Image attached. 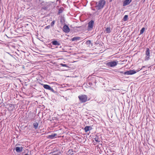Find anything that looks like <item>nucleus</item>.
I'll list each match as a JSON object with an SVG mask.
<instances>
[{
    "mask_svg": "<svg viewBox=\"0 0 155 155\" xmlns=\"http://www.w3.org/2000/svg\"><path fill=\"white\" fill-rule=\"evenodd\" d=\"M132 1V0H124L123 2V6H124L128 5Z\"/></svg>",
    "mask_w": 155,
    "mask_h": 155,
    "instance_id": "1a4fd4ad",
    "label": "nucleus"
},
{
    "mask_svg": "<svg viewBox=\"0 0 155 155\" xmlns=\"http://www.w3.org/2000/svg\"><path fill=\"white\" fill-rule=\"evenodd\" d=\"M57 134H54L50 135H49L47 136V138L50 139H53L54 137L57 135Z\"/></svg>",
    "mask_w": 155,
    "mask_h": 155,
    "instance_id": "f8f14e48",
    "label": "nucleus"
},
{
    "mask_svg": "<svg viewBox=\"0 0 155 155\" xmlns=\"http://www.w3.org/2000/svg\"><path fill=\"white\" fill-rule=\"evenodd\" d=\"M88 84L90 86H92L93 85V83L91 81H89L88 83Z\"/></svg>",
    "mask_w": 155,
    "mask_h": 155,
    "instance_id": "a878e982",
    "label": "nucleus"
},
{
    "mask_svg": "<svg viewBox=\"0 0 155 155\" xmlns=\"http://www.w3.org/2000/svg\"><path fill=\"white\" fill-rule=\"evenodd\" d=\"M145 30V28H144V27L140 31V34H143V32H144Z\"/></svg>",
    "mask_w": 155,
    "mask_h": 155,
    "instance_id": "412c9836",
    "label": "nucleus"
},
{
    "mask_svg": "<svg viewBox=\"0 0 155 155\" xmlns=\"http://www.w3.org/2000/svg\"><path fill=\"white\" fill-rule=\"evenodd\" d=\"M96 5L95 8L97 10H100L102 8L105 4L106 2L104 0H100L98 3L97 2H95Z\"/></svg>",
    "mask_w": 155,
    "mask_h": 155,
    "instance_id": "f257e3e1",
    "label": "nucleus"
},
{
    "mask_svg": "<svg viewBox=\"0 0 155 155\" xmlns=\"http://www.w3.org/2000/svg\"><path fill=\"white\" fill-rule=\"evenodd\" d=\"M60 22L61 24H65V20L64 17H61L60 20Z\"/></svg>",
    "mask_w": 155,
    "mask_h": 155,
    "instance_id": "6ab92c4d",
    "label": "nucleus"
},
{
    "mask_svg": "<svg viewBox=\"0 0 155 155\" xmlns=\"http://www.w3.org/2000/svg\"><path fill=\"white\" fill-rule=\"evenodd\" d=\"M137 72V71H135L134 70H130L129 71H127L125 72L124 73V75H132L133 74H135Z\"/></svg>",
    "mask_w": 155,
    "mask_h": 155,
    "instance_id": "423d86ee",
    "label": "nucleus"
},
{
    "mask_svg": "<svg viewBox=\"0 0 155 155\" xmlns=\"http://www.w3.org/2000/svg\"><path fill=\"white\" fill-rule=\"evenodd\" d=\"M24 155H29L27 153V154H25Z\"/></svg>",
    "mask_w": 155,
    "mask_h": 155,
    "instance_id": "c9c22d12",
    "label": "nucleus"
},
{
    "mask_svg": "<svg viewBox=\"0 0 155 155\" xmlns=\"http://www.w3.org/2000/svg\"><path fill=\"white\" fill-rule=\"evenodd\" d=\"M111 32V29L110 27H107L106 29L104 30V32H105L106 33H109Z\"/></svg>",
    "mask_w": 155,
    "mask_h": 155,
    "instance_id": "4468645a",
    "label": "nucleus"
},
{
    "mask_svg": "<svg viewBox=\"0 0 155 155\" xmlns=\"http://www.w3.org/2000/svg\"><path fill=\"white\" fill-rule=\"evenodd\" d=\"M86 43L87 45H89L91 43V41L89 40H88L86 42Z\"/></svg>",
    "mask_w": 155,
    "mask_h": 155,
    "instance_id": "b1692460",
    "label": "nucleus"
},
{
    "mask_svg": "<svg viewBox=\"0 0 155 155\" xmlns=\"http://www.w3.org/2000/svg\"><path fill=\"white\" fill-rule=\"evenodd\" d=\"M50 25H48L45 27V29H49L50 27Z\"/></svg>",
    "mask_w": 155,
    "mask_h": 155,
    "instance_id": "cd10ccee",
    "label": "nucleus"
},
{
    "mask_svg": "<svg viewBox=\"0 0 155 155\" xmlns=\"http://www.w3.org/2000/svg\"><path fill=\"white\" fill-rule=\"evenodd\" d=\"M94 24V21L93 20H91L88 22L87 26V30L88 31H91L93 29Z\"/></svg>",
    "mask_w": 155,
    "mask_h": 155,
    "instance_id": "20e7f679",
    "label": "nucleus"
},
{
    "mask_svg": "<svg viewBox=\"0 0 155 155\" xmlns=\"http://www.w3.org/2000/svg\"><path fill=\"white\" fill-rule=\"evenodd\" d=\"M61 66L62 67H65L68 68H69V66H68L66 64H60Z\"/></svg>",
    "mask_w": 155,
    "mask_h": 155,
    "instance_id": "5701e85b",
    "label": "nucleus"
},
{
    "mask_svg": "<svg viewBox=\"0 0 155 155\" xmlns=\"http://www.w3.org/2000/svg\"><path fill=\"white\" fill-rule=\"evenodd\" d=\"M93 82H94V84H95L96 83V80L95 79H93L92 80Z\"/></svg>",
    "mask_w": 155,
    "mask_h": 155,
    "instance_id": "c85d7f7f",
    "label": "nucleus"
},
{
    "mask_svg": "<svg viewBox=\"0 0 155 155\" xmlns=\"http://www.w3.org/2000/svg\"><path fill=\"white\" fill-rule=\"evenodd\" d=\"M128 17V16L127 15H125L124 16V17L123 19V21H127V20Z\"/></svg>",
    "mask_w": 155,
    "mask_h": 155,
    "instance_id": "aec40b11",
    "label": "nucleus"
},
{
    "mask_svg": "<svg viewBox=\"0 0 155 155\" xmlns=\"http://www.w3.org/2000/svg\"><path fill=\"white\" fill-rule=\"evenodd\" d=\"M51 43L53 45H54L59 46L61 45L60 43L59 42L55 39L53 40V41L51 42Z\"/></svg>",
    "mask_w": 155,
    "mask_h": 155,
    "instance_id": "6e6552de",
    "label": "nucleus"
},
{
    "mask_svg": "<svg viewBox=\"0 0 155 155\" xmlns=\"http://www.w3.org/2000/svg\"><path fill=\"white\" fill-rule=\"evenodd\" d=\"M78 98L81 103H84L87 101V96L85 95H81L78 96Z\"/></svg>",
    "mask_w": 155,
    "mask_h": 155,
    "instance_id": "f03ea898",
    "label": "nucleus"
},
{
    "mask_svg": "<svg viewBox=\"0 0 155 155\" xmlns=\"http://www.w3.org/2000/svg\"><path fill=\"white\" fill-rule=\"evenodd\" d=\"M23 147H17L15 148V150L17 152H20L22 151Z\"/></svg>",
    "mask_w": 155,
    "mask_h": 155,
    "instance_id": "9b49d317",
    "label": "nucleus"
},
{
    "mask_svg": "<svg viewBox=\"0 0 155 155\" xmlns=\"http://www.w3.org/2000/svg\"><path fill=\"white\" fill-rule=\"evenodd\" d=\"M119 72H120V73H123L124 74V71H119Z\"/></svg>",
    "mask_w": 155,
    "mask_h": 155,
    "instance_id": "7c9ffc66",
    "label": "nucleus"
},
{
    "mask_svg": "<svg viewBox=\"0 0 155 155\" xmlns=\"http://www.w3.org/2000/svg\"><path fill=\"white\" fill-rule=\"evenodd\" d=\"M33 125L35 129H37L38 127V124L37 122L34 123L33 124Z\"/></svg>",
    "mask_w": 155,
    "mask_h": 155,
    "instance_id": "f3484780",
    "label": "nucleus"
},
{
    "mask_svg": "<svg viewBox=\"0 0 155 155\" xmlns=\"http://www.w3.org/2000/svg\"><path fill=\"white\" fill-rule=\"evenodd\" d=\"M53 155H59V154H58H58H53Z\"/></svg>",
    "mask_w": 155,
    "mask_h": 155,
    "instance_id": "473e14b6",
    "label": "nucleus"
},
{
    "mask_svg": "<svg viewBox=\"0 0 155 155\" xmlns=\"http://www.w3.org/2000/svg\"><path fill=\"white\" fill-rule=\"evenodd\" d=\"M94 140L96 142H100V140L97 136H96L94 138Z\"/></svg>",
    "mask_w": 155,
    "mask_h": 155,
    "instance_id": "4be33fe9",
    "label": "nucleus"
},
{
    "mask_svg": "<svg viewBox=\"0 0 155 155\" xmlns=\"http://www.w3.org/2000/svg\"><path fill=\"white\" fill-rule=\"evenodd\" d=\"M49 90L51 91L52 92L54 93H56V91H54V90L51 87L50 89H49Z\"/></svg>",
    "mask_w": 155,
    "mask_h": 155,
    "instance_id": "393cba45",
    "label": "nucleus"
},
{
    "mask_svg": "<svg viewBox=\"0 0 155 155\" xmlns=\"http://www.w3.org/2000/svg\"><path fill=\"white\" fill-rule=\"evenodd\" d=\"M109 1L110 2H111L112 1V0H109Z\"/></svg>",
    "mask_w": 155,
    "mask_h": 155,
    "instance_id": "72a5a7b5",
    "label": "nucleus"
},
{
    "mask_svg": "<svg viewBox=\"0 0 155 155\" xmlns=\"http://www.w3.org/2000/svg\"><path fill=\"white\" fill-rule=\"evenodd\" d=\"M55 23V21H52L51 23L50 26L52 27L54 25Z\"/></svg>",
    "mask_w": 155,
    "mask_h": 155,
    "instance_id": "bb28decb",
    "label": "nucleus"
},
{
    "mask_svg": "<svg viewBox=\"0 0 155 155\" xmlns=\"http://www.w3.org/2000/svg\"><path fill=\"white\" fill-rule=\"evenodd\" d=\"M92 129V128L91 126H86L84 128V130L86 132H87L89 130Z\"/></svg>",
    "mask_w": 155,
    "mask_h": 155,
    "instance_id": "9d476101",
    "label": "nucleus"
},
{
    "mask_svg": "<svg viewBox=\"0 0 155 155\" xmlns=\"http://www.w3.org/2000/svg\"><path fill=\"white\" fill-rule=\"evenodd\" d=\"M74 152L73 150L72 149H70L67 153L68 155H73Z\"/></svg>",
    "mask_w": 155,
    "mask_h": 155,
    "instance_id": "ddd939ff",
    "label": "nucleus"
},
{
    "mask_svg": "<svg viewBox=\"0 0 155 155\" xmlns=\"http://www.w3.org/2000/svg\"><path fill=\"white\" fill-rule=\"evenodd\" d=\"M145 67L144 66H143L142 67V68H141V69H142L143 68H144V67Z\"/></svg>",
    "mask_w": 155,
    "mask_h": 155,
    "instance_id": "f704fd0d",
    "label": "nucleus"
},
{
    "mask_svg": "<svg viewBox=\"0 0 155 155\" xmlns=\"http://www.w3.org/2000/svg\"><path fill=\"white\" fill-rule=\"evenodd\" d=\"M42 8L43 9H44V10H46L47 9V8L46 7H42Z\"/></svg>",
    "mask_w": 155,
    "mask_h": 155,
    "instance_id": "c756f323",
    "label": "nucleus"
},
{
    "mask_svg": "<svg viewBox=\"0 0 155 155\" xmlns=\"http://www.w3.org/2000/svg\"><path fill=\"white\" fill-rule=\"evenodd\" d=\"M118 64V62L116 61H110L106 63V65L108 67H113L116 66Z\"/></svg>",
    "mask_w": 155,
    "mask_h": 155,
    "instance_id": "7ed1b4c3",
    "label": "nucleus"
},
{
    "mask_svg": "<svg viewBox=\"0 0 155 155\" xmlns=\"http://www.w3.org/2000/svg\"><path fill=\"white\" fill-rule=\"evenodd\" d=\"M93 2H94V1H92V2H91V5H92V3H93Z\"/></svg>",
    "mask_w": 155,
    "mask_h": 155,
    "instance_id": "2f4dec72",
    "label": "nucleus"
},
{
    "mask_svg": "<svg viewBox=\"0 0 155 155\" xmlns=\"http://www.w3.org/2000/svg\"><path fill=\"white\" fill-rule=\"evenodd\" d=\"M63 31L66 33H68L70 31V29L68 25L65 24L63 28Z\"/></svg>",
    "mask_w": 155,
    "mask_h": 155,
    "instance_id": "0eeeda50",
    "label": "nucleus"
},
{
    "mask_svg": "<svg viewBox=\"0 0 155 155\" xmlns=\"http://www.w3.org/2000/svg\"><path fill=\"white\" fill-rule=\"evenodd\" d=\"M64 9V8L62 7L60 8L59 9L58 12V15H60L61 13H62L63 11V10Z\"/></svg>",
    "mask_w": 155,
    "mask_h": 155,
    "instance_id": "a211bd4d",
    "label": "nucleus"
},
{
    "mask_svg": "<svg viewBox=\"0 0 155 155\" xmlns=\"http://www.w3.org/2000/svg\"><path fill=\"white\" fill-rule=\"evenodd\" d=\"M81 38V37H74V38H73L71 40L72 41H78L80 40Z\"/></svg>",
    "mask_w": 155,
    "mask_h": 155,
    "instance_id": "2eb2a0df",
    "label": "nucleus"
},
{
    "mask_svg": "<svg viewBox=\"0 0 155 155\" xmlns=\"http://www.w3.org/2000/svg\"><path fill=\"white\" fill-rule=\"evenodd\" d=\"M146 57L145 58V61H148L150 59V50L148 48H146L145 51Z\"/></svg>",
    "mask_w": 155,
    "mask_h": 155,
    "instance_id": "39448f33",
    "label": "nucleus"
},
{
    "mask_svg": "<svg viewBox=\"0 0 155 155\" xmlns=\"http://www.w3.org/2000/svg\"><path fill=\"white\" fill-rule=\"evenodd\" d=\"M43 86L45 88L48 90L50 89L51 87L50 86L47 84H43Z\"/></svg>",
    "mask_w": 155,
    "mask_h": 155,
    "instance_id": "dca6fc26",
    "label": "nucleus"
}]
</instances>
